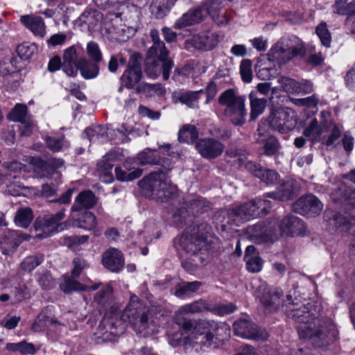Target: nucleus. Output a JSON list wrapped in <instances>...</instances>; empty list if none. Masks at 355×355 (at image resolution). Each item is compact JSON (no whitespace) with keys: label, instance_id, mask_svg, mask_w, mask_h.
<instances>
[{"label":"nucleus","instance_id":"nucleus-1","mask_svg":"<svg viewBox=\"0 0 355 355\" xmlns=\"http://www.w3.org/2000/svg\"><path fill=\"white\" fill-rule=\"evenodd\" d=\"M288 302L284 304L288 318L297 323V332L300 338L307 339L317 347H323L331 340L334 333L332 323L318 315L320 306L309 302Z\"/></svg>","mask_w":355,"mask_h":355},{"label":"nucleus","instance_id":"nucleus-2","mask_svg":"<svg viewBox=\"0 0 355 355\" xmlns=\"http://www.w3.org/2000/svg\"><path fill=\"white\" fill-rule=\"evenodd\" d=\"M150 37L153 44L147 51L144 71L150 78H155L162 74L164 80H167L173 62L168 58V51L159 40L158 31L151 30Z\"/></svg>","mask_w":355,"mask_h":355},{"label":"nucleus","instance_id":"nucleus-3","mask_svg":"<svg viewBox=\"0 0 355 355\" xmlns=\"http://www.w3.org/2000/svg\"><path fill=\"white\" fill-rule=\"evenodd\" d=\"M211 227L205 223H194L186 228L178 239V248L191 256H207Z\"/></svg>","mask_w":355,"mask_h":355},{"label":"nucleus","instance_id":"nucleus-4","mask_svg":"<svg viewBox=\"0 0 355 355\" xmlns=\"http://www.w3.org/2000/svg\"><path fill=\"white\" fill-rule=\"evenodd\" d=\"M123 316H126L134 331L141 337L148 336L157 331L151 311L144 306L136 295L130 297L129 304L123 310Z\"/></svg>","mask_w":355,"mask_h":355},{"label":"nucleus","instance_id":"nucleus-5","mask_svg":"<svg viewBox=\"0 0 355 355\" xmlns=\"http://www.w3.org/2000/svg\"><path fill=\"white\" fill-rule=\"evenodd\" d=\"M168 171L159 169L141 180L139 186L144 195L159 202H164L172 198L177 191V187L166 179Z\"/></svg>","mask_w":355,"mask_h":355},{"label":"nucleus","instance_id":"nucleus-6","mask_svg":"<svg viewBox=\"0 0 355 355\" xmlns=\"http://www.w3.org/2000/svg\"><path fill=\"white\" fill-rule=\"evenodd\" d=\"M218 103L223 106V114L234 125H243L245 123L247 110L245 98L236 95L234 90L227 89L220 94Z\"/></svg>","mask_w":355,"mask_h":355},{"label":"nucleus","instance_id":"nucleus-7","mask_svg":"<svg viewBox=\"0 0 355 355\" xmlns=\"http://www.w3.org/2000/svg\"><path fill=\"white\" fill-rule=\"evenodd\" d=\"M267 123L272 130L282 134L290 132L296 125L292 110L282 107L272 108L268 117L262 118L259 121L257 132H260Z\"/></svg>","mask_w":355,"mask_h":355},{"label":"nucleus","instance_id":"nucleus-8","mask_svg":"<svg viewBox=\"0 0 355 355\" xmlns=\"http://www.w3.org/2000/svg\"><path fill=\"white\" fill-rule=\"evenodd\" d=\"M254 295L259 300L266 311H277L282 304L283 291L281 288L268 286L266 283L256 279L252 283Z\"/></svg>","mask_w":355,"mask_h":355},{"label":"nucleus","instance_id":"nucleus-9","mask_svg":"<svg viewBox=\"0 0 355 355\" xmlns=\"http://www.w3.org/2000/svg\"><path fill=\"white\" fill-rule=\"evenodd\" d=\"M248 239L257 244L271 243L279 239V231L275 229V220L261 221L246 228Z\"/></svg>","mask_w":355,"mask_h":355},{"label":"nucleus","instance_id":"nucleus-10","mask_svg":"<svg viewBox=\"0 0 355 355\" xmlns=\"http://www.w3.org/2000/svg\"><path fill=\"white\" fill-rule=\"evenodd\" d=\"M305 49L302 44L293 45L286 39L280 40L271 48L268 55L270 61L284 64L297 56H303Z\"/></svg>","mask_w":355,"mask_h":355},{"label":"nucleus","instance_id":"nucleus-11","mask_svg":"<svg viewBox=\"0 0 355 355\" xmlns=\"http://www.w3.org/2000/svg\"><path fill=\"white\" fill-rule=\"evenodd\" d=\"M222 213L224 216H227V224H234L237 227L251 219L261 216V213L258 209L255 199L230 209L227 211H222Z\"/></svg>","mask_w":355,"mask_h":355},{"label":"nucleus","instance_id":"nucleus-12","mask_svg":"<svg viewBox=\"0 0 355 355\" xmlns=\"http://www.w3.org/2000/svg\"><path fill=\"white\" fill-rule=\"evenodd\" d=\"M126 316H123L117 306H112L111 310L106 311L105 316L101 322L107 332L114 336L123 334L126 329Z\"/></svg>","mask_w":355,"mask_h":355},{"label":"nucleus","instance_id":"nucleus-13","mask_svg":"<svg viewBox=\"0 0 355 355\" xmlns=\"http://www.w3.org/2000/svg\"><path fill=\"white\" fill-rule=\"evenodd\" d=\"M233 331L235 335L244 338L263 341L268 337L265 329L259 327L245 319L235 321L233 324Z\"/></svg>","mask_w":355,"mask_h":355},{"label":"nucleus","instance_id":"nucleus-14","mask_svg":"<svg viewBox=\"0 0 355 355\" xmlns=\"http://www.w3.org/2000/svg\"><path fill=\"white\" fill-rule=\"evenodd\" d=\"M323 209V204L313 194L302 196L293 204L295 213L308 217L318 216Z\"/></svg>","mask_w":355,"mask_h":355},{"label":"nucleus","instance_id":"nucleus-15","mask_svg":"<svg viewBox=\"0 0 355 355\" xmlns=\"http://www.w3.org/2000/svg\"><path fill=\"white\" fill-rule=\"evenodd\" d=\"M275 229L279 231V239L283 235L288 236L303 235L305 232L304 222L293 215L286 216L280 222L275 220Z\"/></svg>","mask_w":355,"mask_h":355},{"label":"nucleus","instance_id":"nucleus-16","mask_svg":"<svg viewBox=\"0 0 355 355\" xmlns=\"http://www.w3.org/2000/svg\"><path fill=\"white\" fill-rule=\"evenodd\" d=\"M232 0H227L230 2ZM227 0H208L201 6L202 11L206 15H209L213 21L219 26L226 25L230 21V18L225 12H222L221 10L226 5Z\"/></svg>","mask_w":355,"mask_h":355},{"label":"nucleus","instance_id":"nucleus-17","mask_svg":"<svg viewBox=\"0 0 355 355\" xmlns=\"http://www.w3.org/2000/svg\"><path fill=\"white\" fill-rule=\"evenodd\" d=\"M196 148L202 157L212 159L222 155L225 146L216 139L204 138L196 141Z\"/></svg>","mask_w":355,"mask_h":355},{"label":"nucleus","instance_id":"nucleus-18","mask_svg":"<svg viewBox=\"0 0 355 355\" xmlns=\"http://www.w3.org/2000/svg\"><path fill=\"white\" fill-rule=\"evenodd\" d=\"M320 123L317 119H313L303 132L304 136L313 142L320 141L322 135L328 132L329 121L327 116H329V113L322 111L320 112Z\"/></svg>","mask_w":355,"mask_h":355},{"label":"nucleus","instance_id":"nucleus-19","mask_svg":"<svg viewBox=\"0 0 355 355\" xmlns=\"http://www.w3.org/2000/svg\"><path fill=\"white\" fill-rule=\"evenodd\" d=\"M65 209H62L55 214L45 215L40 221L36 222V225H40L36 230L39 231L40 229L42 232L37 233L36 236L39 239L49 237L55 231H58V223L64 217Z\"/></svg>","mask_w":355,"mask_h":355},{"label":"nucleus","instance_id":"nucleus-20","mask_svg":"<svg viewBox=\"0 0 355 355\" xmlns=\"http://www.w3.org/2000/svg\"><path fill=\"white\" fill-rule=\"evenodd\" d=\"M208 323L201 322L198 327H196L192 332V343L196 350L205 351L211 347L214 340V335L207 329Z\"/></svg>","mask_w":355,"mask_h":355},{"label":"nucleus","instance_id":"nucleus-21","mask_svg":"<svg viewBox=\"0 0 355 355\" xmlns=\"http://www.w3.org/2000/svg\"><path fill=\"white\" fill-rule=\"evenodd\" d=\"M141 76L140 63L137 60V55H134L131 57L128 67L121 77V84L128 89H133L140 81Z\"/></svg>","mask_w":355,"mask_h":355},{"label":"nucleus","instance_id":"nucleus-22","mask_svg":"<svg viewBox=\"0 0 355 355\" xmlns=\"http://www.w3.org/2000/svg\"><path fill=\"white\" fill-rule=\"evenodd\" d=\"M245 168L248 172L266 184H274L279 178V174L275 171L265 168L261 164L252 161L247 162L245 164Z\"/></svg>","mask_w":355,"mask_h":355},{"label":"nucleus","instance_id":"nucleus-23","mask_svg":"<svg viewBox=\"0 0 355 355\" xmlns=\"http://www.w3.org/2000/svg\"><path fill=\"white\" fill-rule=\"evenodd\" d=\"M159 152L156 149L146 148L139 153L137 159L140 165L157 164L161 165L164 170L170 171L172 168L171 162L167 159H161Z\"/></svg>","mask_w":355,"mask_h":355},{"label":"nucleus","instance_id":"nucleus-24","mask_svg":"<svg viewBox=\"0 0 355 355\" xmlns=\"http://www.w3.org/2000/svg\"><path fill=\"white\" fill-rule=\"evenodd\" d=\"M220 41L218 33L205 31L196 35L192 38L193 46L199 50L210 51L215 48Z\"/></svg>","mask_w":355,"mask_h":355},{"label":"nucleus","instance_id":"nucleus-25","mask_svg":"<svg viewBox=\"0 0 355 355\" xmlns=\"http://www.w3.org/2000/svg\"><path fill=\"white\" fill-rule=\"evenodd\" d=\"M102 263L109 270L118 272L123 268L125 263L121 251L109 248L103 254Z\"/></svg>","mask_w":355,"mask_h":355},{"label":"nucleus","instance_id":"nucleus-26","mask_svg":"<svg viewBox=\"0 0 355 355\" xmlns=\"http://www.w3.org/2000/svg\"><path fill=\"white\" fill-rule=\"evenodd\" d=\"M28 235L23 234L19 231L6 230L1 241L3 252L8 254L15 251L23 241L28 240Z\"/></svg>","mask_w":355,"mask_h":355},{"label":"nucleus","instance_id":"nucleus-27","mask_svg":"<svg viewBox=\"0 0 355 355\" xmlns=\"http://www.w3.org/2000/svg\"><path fill=\"white\" fill-rule=\"evenodd\" d=\"M97 198L90 190H85L78 193L71 207L72 212H78L83 209H89L95 206Z\"/></svg>","mask_w":355,"mask_h":355},{"label":"nucleus","instance_id":"nucleus-28","mask_svg":"<svg viewBox=\"0 0 355 355\" xmlns=\"http://www.w3.org/2000/svg\"><path fill=\"white\" fill-rule=\"evenodd\" d=\"M205 18V13L202 8L198 7L195 9L189 10L180 17L174 24L175 28H183L196 24H198Z\"/></svg>","mask_w":355,"mask_h":355},{"label":"nucleus","instance_id":"nucleus-29","mask_svg":"<svg viewBox=\"0 0 355 355\" xmlns=\"http://www.w3.org/2000/svg\"><path fill=\"white\" fill-rule=\"evenodd\" d=\"M205 18V13L202 8L198 7L195 9L189 10L180 17L174 24L175 28H183L196 24H198Z\"/></svg>","mask_w":355,"mask_h":355},{"label":"nucleus","instance_id":"nucleus-30","mask_svg":"<svg viewBox=\"0 0 355 355\" xmlns=\"http://www.w3.org/2000/svg\"><path fill=\"white\" fill-rule=\"evenodd\" d=\"M205 18V13L202 8L198 7L195 9L189 10L180 17L174 24L175 28H183L196 24H198Z\"/></svg>","mask_w":355,"mask_h":355},{"label":"nucleus","instance_id":"nucleus-31","mask_svg":"<svg viewBox=\"0 0 355 355\" xmlns=\"http://www.w3.org/2000/svg\"><path fill=\"white\" fill-rule=\"evenodd\" d=\"M20 21L33 34L43 37L46 33V27L43 19L39 16L22 15Z\"/></svg>","mask_w":355,"mask_h":355},{"label":"nucleus","instance_id":"nucleus-32","mask_svg":"<svg viewBox=\"0 0 355 355\" xmlns=\"http://www.w3.org/2000/svg\"><path fill=\"white\" fill-rule=\"evenodd\" d=\"M244 259L246 262L247 270L249 272L256 273L261 271L263 261L254 246L248 245L246 248Z\"/></svg>","mask_w":355,"mask_h":355},{"label":"nucleus","instance_id":"nucleus-33","mask_svg":"<svg viewBox=\"0 0 355 355\" xmlns=\"http://www.w3.org/2000/svg\"><path fill=\"white\" fill-rule=\"evenodd\" d=\"M250 100V121H255L258 116L262 114L267 105V100L260 98L255 91H252L249 94Z\"/></svg>","mask_w":355,"mask_h":355},{"label":"nucleus","instance_id":"nucleus-34","mask_svg":"<svg viewBox=\"0 0 355 355\" xmlns=\"http://www.w3.org/2000/svg\"><path fill=\"white\" fill-rule=\"evenodd\" d=\"M263 129L260 132H257V143H263V154L267 156L275 155L279 148L280 144L278 139L272 135H267L263 137Z\"/></svg>","mask_w":355,"mask_h":355},{"label":"nucleus","instance_id":"nucleus-35","mask_svg":"<svg viewBox=\"0 0 355 355\" xmlns=\"http://www.w3.org/2000/svg\"><path fill=\"white\" fill-rule=\"evenodd\" d=\"M100 284H94L92 286H85L79 283L72 276L64 277L63 282L60 284V288L64 293H70L72 291H95L99 288Z\"/></svg>","mask_w":355,"mask_h":355},{"label":"nucleus","instance_id":"nucleus-36","mask_svg":"<svg viewBox=\"0 0 355 355\" xmlns=\"http://www.w3.org/2000/svg\"><path fill=\"white\" fill-rule=\"evenodd\" d=\"M293 194V182L288 181L277 188L276 191L266 193L264 196L280 201H286L291 200Z\"/></svg>","mask_w":355,"mask_h":355},{"label":"nucleus","instance_id":"nucleus-37","mask_svg":"<svg viewBox=\"0 0 355 355\" xmlns=\"http://www.w3.org/2000/svg\"><path fill=\"white\" fill-rule=\"evenodd\" d=\"M78 68L85 79H92L99 73V67L96 62H91L85 58L78 61Z\"/></svg>","mask_w":355,"mask_h":355},{"label":"nucleus","instance_id":"nucleus-38","mask_svg":"<svg viewBox=\"0 0 355 355\" xmlns=\"http://www.w3.org/2000/svg\"><path fill=\"white\" fill-rule=\"evenodd\" d=\"M112 287L107 284L94 297L95 302L105 307V311L111 310L112 306H116L115 304H112Z\"/></svg>","mask_w":355,"mask_h":355},{"label":"nucleus","instance_id":"nucleus-39","mask_svg":"<svg viewBox=\"0 0 355 355\" xmlns=\"http://www.w3.org/2000/svg\"><path fill=\"white\" fill-rule=\"evenodd\" d=\"M2 166L3 169L0 172V182L7 183L6 180L10 181L12 178H16L15 173L21 171L23 165L19 162L13 161L4 163Z\"/></svg>","mask_w":355,"mask_h":355},{"label":"nucleus","instance_id":"nucleus-40","mask_svg":"<svg viewBox=\"0 0 355 355\" xmlns=\"http://www.w3.org/2000/svg\"><path fill=\"white\" fill-rule=\"evenodd\" d=\"M245 157L241 149L230 147L227 149L225 155V162L232 166L239 167L244 162Z\"/></svg>","mask_w":355,"mask_h":355},{"label":"nucleus","instance_id":"nucleus-41","mask_svg":"<svg viewBox=\"0 0 355 355\" xmlns=\"http://www.w3.org/2000/svg\"><path fill=\"white\" fill-rule=\"evenodd\" d=\"M177 0H153L151 12L157 18L164 17L174 6Z\"/></svg>","mask_w":355,"mask_h":355},{"label":"nucleus","instance_id":"nucleus-42","mask_svg":"<svg viewBox=\"0 0 355 355\" xmlns=\"http://www.w3.org/2000/svg\"><path fill=\"white\" fill-rule=\"evenodd\" d=\"M201 286L202 283L198 281L191 282H182L175 286L174 294L178 297H184L190 293L198 291Z\"/></svg>","mask_w":355,"mask_h":355},{"label":"nucleus","instance_id":"nucleus-43","mask_svg":"<svg viewBox=\"0 0 355 355\" xmlns=\"http://www.w3.org/2000/svg\"><path fill=\"white\" fill-rule=\"evenodd\" d=\"M33 219V213L30 207L19 209L15 216V223L17 226L26 228Z\"/></svg>","mask_w":355,"mask_h":355},{"label":"nucleus","instance_id":"nucleus-44","mask_svg":"<svg viewBox=\"0 0 355 355\" xmlns=\"http://www.w3.org/2000/svg\"><path fill=\"white\" fill-rule=\"evenodd\" d=\"M185 207L192 214L205 211L209 207L208 202L202 197L196 196L186 201Z\"/></svg>","mask_w":355,"mask_h":355},{"label":"nucleus","instance_id":"nucleus-45","mask_svg":"<svg viewBox=\"0 0 355 355\" xmlns=\"http://www.w3.org/2000/svg\"><path fill=\"white\" fill-rule=\"evenodd\" d=\"M198 136L196 128L193 125L187 124L179 130L178 140L183 143L193 144L196 141Z\"/></svg>","mask_w":355,"mask_h":355},{"label":"nucleus","instance_id":"nucleus-46","mask_svg":"<svg viewBox=\"0 0 355 355\" xmlns=\"http://www.w3.org/2000/svg\"><path fill=\"white\" fill-rule=\"evenodd\" d=\"M329 121L328 132H329V135L327 137L324 136L322 137V144L327 146L334 145L342 135L341 128L331 119H329Z\"/></svg>","mask_w":355,"mask_h":355},{"label":"nucleus","instance_id":"nucleus-47","mask_svg":"<svg viewBox=\"0 0 355 355\" xmlns=\"http://www.w3.org/2000/svg\"><path fill=\"white\" fill-rule=\"evenodd\" d=\"M101 18L102 15L100 12L95 10H86L79 17L78 20L80 24H86L89 28H93Z\"/></svg>","mask_w":355,"mask_h":355},{"label":"nucleus","instance_id":"nucleus-48","mask_svg":"<svg viewBox=\"0 0 355 355\" xmlns=\"http://www.w3.org/2000/svg\"><path fill=\"white\" fill-rule=\"evenodd\" d=\"M97 221L95 216L90 211H85L82 216L76 220L75 226L85 230H92L96 227Z\"/></svg>","mask_w":355,"mask_h":355},{"label":"nucleus","instance_id":"nucleus-49","mask_svg":"<svg viewBox=\"0 0 355 355\" xmlns=\"http://www.w3.org/2000/svg\"><path fill=\"white\" fill-rule=\"evenodd\" d=\"M54 324L64 325L58 322L57 320L49 318L44 311H42L37 315L35 322L32 325V329L34 331L40 332L43 331L48 325Z\"/></svg>","mask_w":355,"mask_h":355},{"label":"nucleus","instance_id":"nucleus-50","mask_svg":"<svg viewBox=\"0 0 355 355\" xmlns=\"http://www.w3.org/2000/svg\"><path fill=\"white\" fill-rule=\"evenodd\" d=\"M207 256L196 255L187 258L182 262V267L189 273L196 270L200 265H205L207 262Z\"/></svg>","mask_w":355,"mask_h":355},{"label":"nucleus","instance_id":"nucleus-51","mask_svg":"<svg viewBox=\"0 0 355 355\" xmlns=\"http://www.w3.org/2000/svg\"><path fill=\"white\" fill-rule=\"evenodd\" d=\"M89 236H65L60 239V243L72 250H76L78 245L87 242Z\"/></svg>","mask_w":355,"mask_h":355},{"label":"nucleus","instance_id":"nucleus-52","mask_svg":"<svg viewBox=\"0 0 355 355\" xmlns=\"http://www.w3.org/2000/svg\"><path fill=\"white\" fill-rule=\"evenodd\" d=\"M114 171L116 178L120 181L134 180L139 178L143 173V171L139 168H133L132 170L126 172L119 167H116Z\"/></svg>","mask_w":355,"mask_h":355},{"label":"nucleus","instance_id":"nucleus-53","mask_svg":"<svg viewBox=\"0 0 355 355\" xmlns=\"http://www.w3.org/2000/svg\"><path fill=\"white\" fill-rule=\"evenodd\" d=\"M43 261L44 257L42 254L28 256L21 263V268L24 271L31 272L40 265Z\"/></svg>","mask_w":355,"mask_h":355},{"label":"nucleus","instance_id":"nucleus-54","mask_svg":"<svg viewBox=\"0 0 355 355\" xmlns=\"http://www.w3.org/2000/svg\"><path fill=\"white\" fill-rule=\"evenodd\" d=\"M28 118L30 116L27 114V107L22 104H17L8 115L10 120L19 123Z\"/></svg>","mask_w":355,"mask_h":355},{"label":"nucleus","instance_id":"nucleus-55","mask_svg":"<svg viewBox=\"0 0 355 355\" xmlns=\"http://www.w3.org/2000/svg\"><path fill=\"white\" fill-rule=\"evenodd\" d=\"M86 53L88 57L96 63H98L103 60V55L98 44L91 41L87 43L86 47Z\"/></svg>","mask_w":355,"mask_h":355},{"label":"nucleus","instance_id":"nucleus-56","mask_svg":"<svg viewBox=\"0 0 355 355\" xmlns=\"http://www.w3.org/2000/svg\"><path fill=\"white\" fill-rule=\"evenodd\" d=\"M315 33L320 38L321 43L326 47H329L331 42V36L325 23H321L315 29Z\"/></svg>","mask_w":355,"mask_h":355},{"label":"nucleus","instance_id":"nucleus-57","mask_svg":"<svg viewBox=\"0 0 355 355\" xmlns=\"http://www.w3.org/2000/svg\"><path fill=\"white\" fill-rule=\"evenodd\" d=\"M279 82L282 84L284 91L291 94H300L299 82L288 77H282Z\"/></svg>","mask_w":355,"mask_h":355},{"label":"nucleus","instance_id":"nucleus-58","mask_svg":"<svg viewBox=\"0 0 355 355\" xmlns=\"http://www.w3.org/2000/svg\"><path fill=\"white\" fill-rule=\"evenodd\" d=\"M114 166V163L110 161L105 160L103 158L101 162L98 165V169L101 173L103 174L104 178V181L106 182H111L114 180L112 169Z\"/></svg>","mask_w":355,"mask_h":355},{"label":"nucleus","instance_id":"nucleus-59","mask_svg":"<svg viewBox=\"0 0 355 355\" xmlns=\"http://www.w3.org/2000/svg\"><path fill=\"white\" fill-rule=\"evenodd\" d=\"M46 143L47 146L53 152H59L63 148L68 147L67 142L64 137L55 138L48 136L46 138Z\"/></svg>","mask_w":355,"mask_h":355},{"label":"nucleus","instance_id":"nucleus-60","mask_svg":"<svg viewBox=\"0 0 355 355\" xmlns=\"http://www.w3.org/2000/svg\"><path fill=\"white\" fill-rule=\"evenodd\" d=\"M240 73L242 80L245 83H250L252 80V62L250 60H243L240 64Z\"/></svg>","mask_w":355,"mask_h":355},{"label":"nucleus","instance_id":"nucleus-61","mask_svg":"<svg viewBox=\"0 0 355 355\" xmlns=\"http://www.w3.org/2000/svg\"><path fill=\"white\" fill-rule=\"evenodd\" d=\"M336 13L342 15H347V17L355 12V0L349 4H346L345 0H340L336 4Z\"/></svg>","mask_w":355,"mask_h":355},{"label":"nucleus","instance_id":"nucleus-62","mask_svg":"<svg viewBox=\"0 0 355 355\" xmlns=\"http://www.w3.org/2000/svg\"><path fill=\"white\" fill-rule=\"evenodd\" d=\"M189 215V212L185 207L178 209L173 215V222L177 227H182L187 223Z\"/></svg>","mask_w":355,"mask_h":355},{"label":"nucleus","instance_id":"nucleus-63","mask_svg":"<svg viewBox=\"0 0 355 355\" xmlns=\"http://www.w3.org/2000/svg\"><path fill=\"white\" fill-rule=\"evenodd\" d=\"M201 92H202V89L196 92H186L180 96L179 101L182 103L186 104L190 107H195L196 103L198 98V94Z\"/></svg>","mask_w":355,"mask_h":355},{"label":"nucleus","instance_id":"nucleus-64","mask_svg":"<svg viewBox=\"0 0 355 355\" xmlns=\"http://www.w3.org/2000/svg\"><path fill=\"white\" fill-rule=\"evenodd\" d=\"M35 46L28 43L19 44L16 49L18 56L24 60L30 59L34 53Z\"/></svg>","mask_w":355,"mask_h":355}]
</instances>
